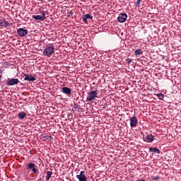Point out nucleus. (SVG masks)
I'll return each mask as SVG.
<instances>
[{"label": "nucleus", "instance_id": "f8f14e48", "mask_svg": "<svg viewBox=\"0 0 181 181\" xmlns=\"http://www.w3.org/2000/svg\"><path fill=\"white\" fill-rule=\"evenodd\" d=\"M149 151L150 152H153V153H157L159 155V153H160V150H159V148L154 147V148H149Z\"/></svg>", "mask_w": 181, "mask_h": 181}, {"label": "nucleus", "instance_id": "ddd939ff", "mask_svg": "<svg viewBox=\"0 0 181 181\" xmlns=\"http://www.w3.org/2000/svg\"><path fill=\"white\" fill-rule=\"evenodd\" d=\"M146 142L151 143L153 142V136L152 134H148L146 136Z\"/></svg>", "mask_w": 181, "mask_h": 181}, {"label": "nucleus", "instance_id": "4be33fe9", "mask_svg": "<svg viewBox=\"0 0 181 181\" xmlns=\"http://www.w3.org/2000/svg\"><path fill=\"white\" fill-rule=\"evenodd\" d=\"M151 179H152V180H158V179H160V177H159V175L151 176Z\"/></svg>", "mask_w": 181, "mask_h": 181}, {"label": "nucleus", "instance_id": "5701e85b", "mask_svg": "<svg viewBox=\"0 0 181 181\" xmlns=\"http://www.w3.org/2000/svg\"><path fill=\"white\" fill-rule=\"evenodd\" d=\"M67 16H68V18H71V16H73V12H71V11L68 12Z\"/></svg>", "mask_w": 181, "mask_h": 181}, {"label": "nucleus", "instance_id": "a211bd4d", "mask_svg": "<svg viewBox=\"0 0 181 181\" xmlns=\"http://www.w3.org/2000/svg\"><path fill=\"white\" fill-rule=\"evenodd\" d=\"M46 15H49V13H47V11H43L42 14L41 16L43 21H45V19H46Z\"/></svg>", "mask_w": 181, "mask_h": 181}, {"label": "nucleus", "instance_id": "393cba45", "mask_svg": "<svg viewBox=\"0 0 181 181\" xmlns=\"http://www.w3.org/2000/svg\"><path fill=\"white\" fill-rule=\"evenodd\" d=\"M81 107L80 105L74 104V108H76V110H80Z\"/></svg>", "mask_w": 181, "mask_h": 181}, {"label": "nucleus", "instance_id": "0eeeda50", "mask_svg": "<svg viewBox=\"0 0 181 181\" xmlns=\"http://www.w3.org/2000/svg\"><path fill=\"white\" fill-rule=\"evenodd\" d=\"M17 35H19L21 37H24V36H26V35H28V30L19 28L17 30Z\"/></svg>", "mask_w": 181, "mask_h": 181}, {"label": "nucleus", "instance_id": "4468645a", "mask_svg": "<svg viewBox=\"0 0 181 181\" xmlns=\"http://www.w3.org/2000/svg\"><path fill=\"white\" fill-rule=\"evenodd\" d=\"M52 175H53V173L52 171H47V175H46V180L49 181L50 180V177H52Z\"/></svg>", "mask_w": 181, "mask_h": 181}, {"label": "nucleus", "instance_id": "2eb2a0df", "mask_svg": "<svg viewBox=\"0 0 181 181\" xmlns=\"http://www.w3.org/2000/svg\"><path fill=\"white\" fill-rule=\"evenodd\" d=\"M32 18L33 19H35V21H43V18H42V16H40V15H37V16L33 15L32 16Z\"/></svg>", "mask_w": 181, "mask_h": 181}, {"label": "nucleus", "instance_id": "aec40b11", "mask_svg": "<svg viewBox=\"0 0 181 181\" xmlns=\"http://www.w3.org/2000/svg\"><path fill=\"white\" fill-rule=\"evenodd\" d=\"M142 2V0H137V1L136 3H134V5L137 7L139 6V5H141V3Z\"/></svg>", "mask_w": 181, "mask_h": 181}, {"label": "nucleus", "instance_id": "7ed1b4c3", "mask_svg": "<svg viewBox=\"0 0 181 181\" xmlns=\"http://www.w3.org/2000/svg\"><path fill=\"white\" fill-rule=\"evenodd\" d=\"M27 169L28 170H30V172H33L34 175H36V173H37V166H36V164L33 163H28L27 164Z\"/></svg>", "mask_w": 181, "mask_h": 181}, {"label": "nucleus", "instance_id": "6e6552de", "mask_svg": "<svg viewBox=\"0 0 181 181\" xmlns=\"http://www.w3.org/2000/svg\"><path fill=\"white\" fill-rule=\"evenodd\" d=\"M19 84V79L18 78H11L7 81V86H16Z\"/></svg>", "mask_w": 181, "mask_h": 181}, {"label": "nucleus", "instance_id": "f03ea898", "mask_svg": "<svg viewBox=\"0 0 181 181\" xmlns=\"http://www.w3.org/2000/svg\"><path fill=\"white\" fill-rule=\"evenodd\" d=\"M98 94V93L97 90L89 92L88 93V97L86 98V101H93V100H95V98H97Z\"/></svg>", "mask_w": 181, "mask_h": 181}, {"label": "nucleus", "instance_id": "a878e982", "mask_svg": "<svg viewBox=\"0 0 181 181\" xmlns=\"http://www.w3.org/2000/svg\"><path fill=\"white\" fill-rule=\"evenodd\" d=\"M82 20L83 23H87V18L85 16H83Z\"/></svg>", "mask_w": 181, "mask_h": 181}, {"label": "nucleus", "instance_id": "cd10ccee", "mask_svg": "<svg viewBox=\"0 0 181 181\" xmlns=\"http://www.w3.org/2000/svg\"><path fill=\"white\" fill-rule=\"evenodd\" d=\"M139 181H146L145 180H139Z\"/></svg>", "mask_w": 181, "mask_h": 181}, {"label": "nucleus", "instance_id": "f257e3e1", "mask_svg": "<svg viewBox=\"0 0 181 181\" xmlns=\"http://www.w3.org/2000/svg\"><path fill=\"white\" fill-rule=\"evenodd\" d=\"M43 54L44 56H47V57H50L53 53H54V47H47L44 50H43Z\"/></svg>", "mask_w": 181, "mask_h": 181}, {"label": "nucleus", "instance_id": "b1692460", "mask_svg": "<svg viewBox=\"0 0 181 181\" xmlns=\"http://www.w3.org/2000/svg\"><path fill=\"white\" fill-rule=\"evenodd\" d=\"M127 63H128V64H131V63L132 62V59L130 58H128L126 59Z\"/></svg>", "mask_w": 181, "mask_h": 181}, {"label": "nucleus", "instance_id": "dca6fc26", "mask_svg": "<svg viewBox=\"0 0 181 181\" xmlns=\"http://www.w3.org/2000/svg\"><path fill=\"white\" fill-rule=\"evenodd\" d=\"M143 52L141 49H137L134 51L135 56H139L140 54H142Z\"/></svg>", "mask_w": 181, "mask_h": 181}, {"label": "nucleus", "instance_id": "39448f33", "mask_svg": "<svg viewBox=\"0 0 181 181\" xmlns=\"http://www.w3.org/2000/svg\"><path fill=\"white\" fill-rule=\"evenodd\" d=\"M129 121H130V127L132 128H135V127L138 125V119L136 118V117L134 116L131 117Z\"/></svg>", "mask_w": 181, "mask_h": 181}, {"label": "nucleus", "instance_id": "412c9836", "mask_svg": "<svg viewBox=\"0 0 181 181\" xmlns=\"http://www.w3.org/2000/svg\"><path fill=\"white\" fill-rule=\"evenodd\" d=\"M84 16L86 19H93V16H91L90 14H86Z\"/></svg>", "mask_w": 181, "mask_h": 181}, {"label": "nucleus", "instance_id": "f3484780", "mask_svg": "<svg viewBox=\"0 0 181 181\" xmlns=\"http://www.w3.org/2000/svg\"><path fill=\"white\" fill-rule=\"evenodd\" d=\"M18 117L21 118V119H23V118L26 117V113H25L24 112H20L18 113Z\"/></svg>", "mask_w": 181, "mask_h": 181}, {"label": "nucleus", "instance_id": "9d476101", "mask_svg": "<svg viewBox=\"0 0 181 181\" xmlns=\"http://www.w3.org/2000/svg\"><path fill=\"white\" fill-rule=\"evenodd\" d=\"M62 93H64V94H66V95H70V94H71V89L67 87H63Z\"/></svg>", "mask_w": 181, "mask_h": 181}, {"label": "nucleus", "instance_id": "9b49d317", "mask_svg": "<svg viewBox=\"0 0 181 181\" xmlns=\"http://www.w3.org/2000/svg\"><path fill=\"white\" fill-rule=\"evenodd\" d=\"M0 25L2 28H8L11 26V23H8L6 21L3 20V21H0Z\"/></svg>", "mask_w": 181, "mask_h": 181}, {"label": "nucleus", "instance_id": "423d86ee", "mask_svg": "<svg viewBox=\"0 0 181 181\" xmlns=\"http://www.w3.org/2000/svg\"><path fill=\"white\" fill-rule=\"evenodd\" d=\"M23 77H25L24 78L25 81H35V80H36V77L33 76L29 74H24Z\"/></svg>", "mask_w": 181, "mask_h": 181}, {"label": "nucleus", "instance_id": "1a4fd4ad", "mask_svg": "<svg viewBox=\"0 0 181 181\" xmlns=\"http://www.w3.org/2000/svg\"><path fill=\"white\" fill-rule=\"evenodd\" d=\"M76 177L79 181H87V177L86 176L84 171H81L80 175H77Z\"/></svg>", "mask_w": 181, "mask_h": 181}, {"label": "nucleus", "instance_id": "6ab92c4d", "mask_svg": "<svg viewBox=\"0 0 181 181\" xmlns=\"http://www.w3.org/2000/svg\"><path fill=\"white\" fill-rule=\"evenodd\" d=\"M157 97H158L159 100H163V98H165V95L162 94V93H158L157 94Z\"/></svg>", "mask_w": 181, "mask_h": 181}, {"label": "nucleus", "instance_id": "20e7f679", "mask_svg": "<svg viewBox=\"0 0 181 181\" xmlns=\"http://www.w3.org/2000/svg\"><path fill=\"white\" fill-rule=\"evenodd\" d=\"M127 18H128V15H127V13H122L119 14V16L117 17V21L119 23H124V22L127 21Z\"/></svg>", "mask_w": 181, "mask_h": 181}, {"label": "nucleus", "instance_id": "bb28decb", "mask_svg": "<svg viewBox=\"0 0 181 181\" xmlns=\"http://www.w3.org/2000/svg\"><path fill=\"white\" fill-rule=\"evenodd\" d=\"M41 138H45V135L41 134Z\"/></svg>", "mask_w": 181, "mask_h": 181}]
</instances>
